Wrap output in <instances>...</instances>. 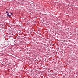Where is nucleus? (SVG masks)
Instances as JSON below:
<instances>
[{"instance_id": "f257e3e1", "label": "nucleus", "mask_w": 78, "mask_h": 78, "mask_svg": "<svg viewBox=\"0 0 78 78\" xmlns=\"http://www.w3.org/2000/svg\"><path fill=\"white\" fill-rule=\"evenodd\" d=\"M7 17H11V15L7 14Z\"/></svg>"}, {"instance_id": "f03ea898", "label": "nucleus", "mask_w": 78, "mask_h": 78, "mask_svg": "<svg viewBox=\"0 0 78 78\" xmlns=\"http://www.w3.org/2000/svg\"><path fill=\"white\" fill-rule=\"evenodd\" d=\"M6 13L7 14H9V13H8V11L6 12Z\"/></svg>"}, {"instance_id": "7ed1b4c3", "label": "nucleus", "mask_w": 78, "mask_h": 78, "mask_svg": "<svg viewBox=\"0 0 78 78\" xmlns=\"http://www.w3.org/2000/svg\"><path fill=\"white\" fill-rule=\"evenodd\" d=\"M11 15H13V13H11Z\"/></svg>"}]
</instances>
